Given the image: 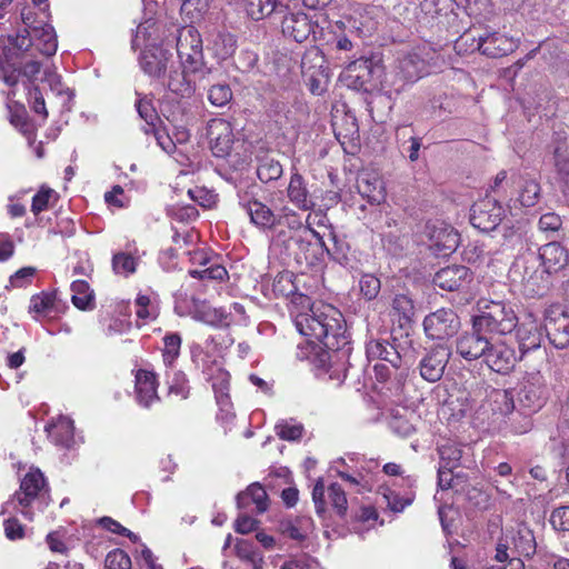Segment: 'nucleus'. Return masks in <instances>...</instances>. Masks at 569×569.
Instances as JSON below:
<instances>
[{"label":"nucleus","instance_id":"nucleus-1","mask_svg":"<svg viewBox=\"0 0 569 569\" xmlns=\"http://www.w3.org/2000/svg\"><path fill=\"white\" fill-rule=\"evenodd\" d=\"M290 313L302 336L311 342L319 341L328 349L320 356V362L328 361L326 371L329 378L341 383L347 376L351 352L342 313L331 305L311 303L305 295L292 298Z\"/></svg>","mask_w":569,"mask_h":569},{"label":"nucleus","instance_id":"nucleus-2","mask_svg":"<svg viewBox=\"0 0 569 569\" xmlns=\"http://www.w3.org/2000/svg\"><path fill=\"white\" fill-rule=\"evenodd\" d=\"M141 70L150 78L160 80L171 92L182 98L194 92L193 80L180 71L173 54L162 46L148 44L139 56Z\"/></svg>","mask_w":569,"mask_h":569},{"label":"nucleus","instance_id":"nucleus-3","mask_svg":"<svg viewBox=\"0 0 569 569\" xmlns=\"http://www.w3.org/2000/svg\"><path fill=\"white\" fill-rule=\"evenodd\" d=\"M9 503L29 520L33 519L34 510L42 512L50 503L49 487L43 473L31 468L21 479L19 490Z\"/></svg>","mask_w":569,"mask_h":569},{"label":"nucleus","instance_id":"nucleus-4","mask_svg":"<svg viewBox=\"0 0 569 569\" xmlns=\"http://www.w3.org/2000/svg\"><path fill=\"white\" fill-rule=\"evenodd\" d=\"M480 313L472 320L478 329H483L489 336H506L517 327V317L511 307L502 301H479Z\"/></svg>","mask_w":569,"mask_h":569},{"label":"nucleus","instance_id":"nucleus-5","mask_svg":"<svg viewBox=\"0 0 569 569\" xmlns=\"http://www.w3.org/2000/svg\"><path fill=\"white\" fill-rule=\"evenodd\" d=\"M509 277L512 282L519 283L529 296L542 295L548 287V276L541 268L535 252H527L518 257L512 263Z\"/></svg>","mask_w":569,"mask_h":569},{"label":"nucleus","instance_id":"nucleus-6","mask_svg":"<svg viewBox=\"0 0 569 569\" xmlns=\"http://www.w3.org/2000/svg\"><path fill=\"white\" fill-rule=\"evenodd\" d=\"M177 53L180 71L190 78L203 69L202 39L199 31L193 27L179 29L177 37Z\"/></svg>","mask_w":569,"mask_h":569},{"label":"nucleus","instance_id":"nucleus-7","mask_svg":"<svg viewBox=\"0 0 569 569\" xmlns=\"http://www.w3.org/2000/svg\"><path fill=\"white\" fill-rule=\"evenodd\" d=\"M460 328L457 313L449 308H441L426 316L423 329L426 335L435 340H443L455 336Z\"/></svg>","mask_w":569,"mask_h":569},{"label":"nucleus","instance_id":"nucleus-8","mask_svg":"<svg viewBox=\"0 0 569 569\" xmlns=\"http://www.w3.org/2000/svg\"><path fill=\"white\" fill-rule=\"evenodd\" d=\"M492 336L483 329H478L472 320L471 330L465 331L456 340L457 353L467 361L482 359L490 346Z\"/></svg>","mask_w":569,"mask_h":569},{"label":"nucleus","instance_id":"nucleus-9","mask_svg":"<svg viewBox=\"0 0 569 569\" xmlns=\"http://www.w3.org/2000/svg\"><path fill=\"white\" fill-rule=\"evenodd\" d=\"M327 498L337 515L343 517L348 509V500L345 490L340 485L331 483L326 493L322 479H318L312 490V500L316 512L320 517H325L327 512Z\"/></svg>","mask_w":569,"mask_h":569},{"label":"nucleus","instance_id":"nucleus-10","mask_svg":"<svg viewBox=\"0 0 569 569\" xmlns=\"http://www.w3.org/2000/svg\"><path fill=\"white\" fill-rule=\"evenodd\" d=\"M505 209L492 198H485L471 207L470 222L480 231L488 232L495 230L502 221Z\"/></svg>","mask_w":569,"mask_h":569},{"label":"nucleus","instance_id":"nucleus-11","mask_svg":"<svg viewBox=\"0 0 569 569\" xmlns=\"http://www.w3.org/2000/svg\"><path fill=\"white\" fill-rule=\"evenodd\" d=\"M482 361L498 373H508L517 363L515 349L501 338L492 336Z\"/></svg>","mask_w":569,"mask_h":569},{"label":"nucleus","instance_id":"nucleus-12","mask_svg":"<svg viewBox=\"0 0 569 569\" xmlns=\"http://www.w3.org/2000/svg\"><path fill=\"white\" fill-rule=\"evenodd\" d=\"M451 350L446 345H438L430 349L419 362V372L422 379L428 382L439 381L450 359Z\"/></svg>","mask_w":569,"mask_h":569},{"label":"nucleus","instance_id":"nucleus-13","mask_svg":"<svg viewBox=\"0 0 569 569\" xmlns=\"http://www.w3.org/2000/svg\"><path fill=\"white\" fill-rule=\"evenodd\" d=\"M375 72L371 59L360 56L350 61L340 74L345 84L353 90H368Z\"/></svg>","mask_w":569,"mask_h":569},{"label":"nucleus","instance_id":"nucleus-14","mask_svg":"<svg viewBox=\"0 0 569 569\" xmlns=\"http://www.w3.org/2000/svg\"><path fill=\"white\" fill-rule=\"evenodd\" d=\"M210 147L216 157L229 154L233 144L231 124L224 119H212L208 124Z\"/></svg>","mask_w":569,"mask_h":569},{"label":"nucleus","instance_id":"nucleus-15","mask_svg":"<svg viewBox=\"0 0 569 569\" xmlns=\"http://www.w3.org/2000/svg\"><path fill=\"white\" fill-rule=\"evenodd\" d=\"M426 229L431 241L430 246L437 253L447 256L457 249L459 234L452 227L440 222L439 226L437 223H428Z\"/></svg>","mask_w":569,"mask_h":569},{"label":"nucleus","instance_id":"nucleus-16","mask_svg":"<svg viewBox=\"0 0 569 569\" xmlns=\"http://www.w3.org/2000/svg\"><path fill=\"white\" fill-rule=\"evenodd\" d=\"M472 279V274L465 266H448L440 269L433 277V283L447 291L465 288Z\"/></svg>","mask_w":569,"mask_h":569},{"label":"nucleus","instance_id":"nucleus-17","mask_svg":"<svg viewBox=\"0 0 569 569\" xmlns=\"http://www.w3.org/2000/svg\"><path fill=\"white\" fill-rule=\"evenodd\" d=\"M289 201L300 210L310 211L316 207V201L308 183L299 172H293L287 188Z\"/></svg>","mask_w":569,"mask_h":569},{"label":"nucleus","instance_id":"nucleus-18","mask_svg":"<svg viewBox=\"0 0 569 569\" xmlns=\"http://www.w3.org/2000/svg\"><path fill=\"white\" fill-rule=\"evenodd\" d=\"M547 276L561 270L568 262L567 250L559 242H549L539 249L537 256Z\"/></svg>","mask_w":569,"mask_h":569},{"label":"nucleus","instance_id":"nucleus-19","mask_svg":"<svg viewBox=\"0 0 569 569\" xmlns=\"http://www.w3.org/2000/svg\"><path fill=\"white\" fill-rule=\"evenodd\" d=\"M358 190L371 204H380L386 199V189L381 178L375 172H365L358 179Z\"/></svg>","mask_w":569,"mask_h":569},{"label":"nucleus","instance_id":"nucleus-20","mask_svg":"<svg viewBox=\"0 0 569 569\" xmlns=\"http://www.w3.org/2000/svg\"><path fill=\"white\" fill-rule=\"evenodd\" d=\"M136 393L137 401L149 408L153 402L159 400L157 395L156 376L147 370H139L136 375Z\"/></svg>","mask_w":569,"mask_h":569},{"label":"nucleus","instance_id":"nucleus-21","mask_svg":"<svg viewBox=\"0 0 569 569\" xmlns=\"http://www.w3.org/2000/svg\"><path fill=\"white\" fill-rule=\"evenodd\" d=\"M48 437L58 446L70 448L74 443L73 421L68 417H59L47 427Z\"/></svg>","mask_w":569,"mask_h":569},{"label":"nucleus","instance_id":"nucleus-22","mask_svg":"<svg viewBox=\"0 0 569 569\" xmlns=\"http://www.w3.org/2000/svg\"><path fill=\"white\" fill-rule=\"evenodd\" d=\"M550 342L558 349L569 345V317L562 313L558 318H550L545 325Z\"/></svg>","mask_w":569,"mask_h":569},{"label":"nucleus","instance_id":"nucleus-23","mask_svg":"<svg viewBox=\"0 0 569 569\" xmlns=\"http://www.w3.org/2000/svg\"><path fill=\"white\" fill-rule=\"evenodd\" d=\"M253 224L261 229H271L276 226L277 217L273 211L258 200L241 202Z\"/></svg>","mask_w":569,"mask_h":569},{"label":"nucleus","instance_id":"nucleus-24","mask_svg":"<svg viewBox=\"0 0 569 569\" xmlns=\"http://www.w3.org/2000/svg\"><path fill=\"white\" fill-rule=\"evenodd\" d=\"M426 62L418 53H407L398 60L397 69L400 78L406 82H415L425 72Z\"/></svg>","mask_w":569,"mask_h":569},{"label":"nucleus","instance_id":"nucleus-25","mask_svg":"<svg viewBox=\"0 0 569 569\" xmlns=\"http://www.w3.org/2000/svg\"><path fill=\"white\" fill-rule=\"evenodd\" d=\"M366 352L368 359H380L389 362L393 368L401 366V357L396 348L385 340H370L367 343Z\"/></svg>","mask_w":569,"mask_h":569},{"label":"nucleus","instance_id":"nucleus-26","mask_svg":"<svg viewBox=\"0 0 569 569\" xmlns=\"http://www.w3.org/2000/svg\"><path fill=\"white\" fill-rule=\"evenodd\" d=\"M250 502L256 506L258 513L268 509V495L261 485L252 483L244 491L238 493L237 506L239 509L248 508Z\"/></svg>","mask_w":569,"mask_h":569},{"label":"nucleus","instance_id":"nucleus-27","mask_svg":"<svg viewBox=\"0 0 569 569\" xmlns=\"http://www.w3.org/2000/svg\"><path fill=\"white\" fill-rule=\"evenodd\" d=\"M32 40L36 49L43 56L51 57L57 52L58 41L52 26L34 27Z\"/></svg>","mask_w":569,"mask_h":569},{"label":"nucleus","instance_id":"nucleus-28","mask_svg":"<svg viewBox=\"0 0 569 569\" xmlns=\"http://www.w3.org/2000/svg\"><path fill=\"white\" fill-rule=\"evenodd\" d=\"M517 338L521 353L540 347L542 335L539 326L533 321L522 322L517 329Z\"/></svg>","mask_w":569,"mask_h":569},{"label":"nucleus","instance_id":"nucleus-29","mask_svg":"<svg viewBox=\"0 0 569 569\" xmlns=\"http://www.w3.org/2000/svg\"><path fill=\"white\" fill-rule=\"evenodd\" d=\"M545 393L543 386L527 381L518 393L519 402L523 408L530 411H537L545 403Z\"/></svg>","mask_w":569,"mask_h":569},{"label":"nucleus","instance_id":"nucleus-30","mask_svg":"<svg viewBox=\"0 0 569 569\" xmlns=\"http://www.w3.org/2000/svg\"><path fill=\"white\" fill-rule=\"evenodd\" d=\"M513 43L500 34H490L486 38H480L478 49L486 56L496 58L506 56L512 51Z\"/></svg>","mask_w":569,"mask_h":569},{"label":"nucleus","instance_id":"nucleus-31","mask_svg":"<svg viewBox=\"0 0 569 569\" xmlns=\"http://www.w3.org/2000/svg\"><path fill=\"white\" fill-rule=\"evenodd\" d=\"M161 34L159 27L153 19H148L137 27L136 34L132 40L133 48H146L150 43L161 46Z\"/></svg>","mask_w":569,"mask_h":569},{"label":"nucleus","instance_id":"nucleus-32","mask_svg":"<svg viewBox=\"0 0 569 569\" xmlns=\"http://www.w3.org/2000/svg\"><path fill=\"white\" fill-rule=\"evenodd\" d=\"M283 32L292 37L297 42L308 38L310 24L306 14H290L282 22Z\"/></svg>","mask_w":569,"mask_h":569},{"label":"nucleus","instance_id":"nucleus-33","mask_svg":"<svg viewBox=\"0 0 569 569\" xmlns=\"http://www.w3.org/2000/svg\"><path fill=\"white\" fill-rule=\"evenodd\" d=\"M72 303L80 310L94 308V293L84 280H76L71 283Z\"/></svg>","mask_w":569,"mask_h":569},{"label":"nucleus","instance_id":"nucleus-34","mask_svg":"<svg viewBox=\"0 0 569 569\" xmlns=\"http://www.w3.org/2000/svg\"><path fill=\"white\" fill-rule=\"evenodd\" d=\"M234 550L240 560L251 565V569H263V556L258 551L253 542L240 539L237 541Z\"/></svg>","mask_w":569,"mask_h":569},{"label":"nucleus","instance_id":"nucleus-35","mask_svg":"<svg viewBox=\"0 0 569 569\" xmlns=\"http://www.w3.org/2000/svg\"><path fill=\"white\" fill-rule=\"evenodd\" d=\"M513 549L519 556L529 557L536 551L533 533L528 528H520L511 535Z\"/></svg>","mask_w":569,"mask_h":569},{"label":"nucleus","instance_id":"nucleus-36","mask_svg":"<svg viewBox=\"0 0 569 569\" xmlns=\"http://www.w3.org/2000/svg\"><path fill=\"white\" fill-rule=\"evenodd\" d=\"M438 451L440 456V466H442V468L455 469L460 465L462 450L457 443L446 441L439 446Z\"/></svg>","mask_w":569,"mask_h":569},{"label":"nucleus","instance_id":"nucleus-37","mask_svg":"<svg viewBox=\"0 0 569 569\" xmlns=\"http://www.w3.org/2000/svg\"><path fill=\"white\" fill-rule=\"evenodd\" d=\"M247 14L253 20H261L271 14L276 8V0H242Z\"/></svg>","mask_w":569,"mask_h":569},{"label":"nucleus","instance_id":"nucleus-38","mask_svg":"<svg viewBox=\"0 0 569 569\" xmlns=\"http://www.w3.org/2000/svg\"><path fill=\"white\" fill-rule=\"evenodd\" d=\"M276 433L282 440L295 441L302 437L303 426L293 419H283L276 425Z\"/></svg>","mask_w":569,"mask_h":569},{"label":"nucleus","instance_id":"nucleus-39","mask_svg":"<svg viewBox=\"0 0 569 569\" xmlns=\"http://www.w3.org/2000/svg\"><path fill=\"white\" fill-rule=\"evenodd\" d=\"M257 174L258 178L266 183L277 180L282 174V166L274 159L266 158L259 163Z\"/></svg>","mask_w":569,"mask_h":569},{"label":"nucleus","instance_id":"nucleus-40","mask_svg":"<svg viewBox=\"0 0 569 569\" xmlns=\"http://www.w3.org/2000/svg\"><path fill=\"white\" fill-rule=\"evenodd\" d=\"M137 261L131 252H118L112 258L113 271L127 277L136 271Z\"/></svg>","mask_w":569,"mask_h":569},{"label":"nucleus","instance_id":"nucleus-41","mask_svg":"<svg viewBox=\"0 0 569 569\" xmlns=\"http://www.w3.org/2000/svg\"><path fill=\"white\" fill-rule=\"evenodd\" d=\"M181 337L179 333H167L163 337V362L171 366L180 355Z\"/></svg>","mask_w":569,"mask_h":569},{"label":"nucleus","instance_id":"nucleus-42","mask_svg":"<svg viewBox=\"0 0 569 569\" xmlns=\"http://www.w3.org/2000/svg\"><path fill=\"white\" fill-rule=\"evenodd\" d=\"M553 163L561 177H566L569 173V143L567 141H560L553 149Z\"/></svg>","mask_w":569,"mask_h":569},{"label":"nucleus","instance_id":"nucleus-43","mask_svg":"<svg viewBox=\"0 0 569 569\" xmlns=\"http://www.w3.org/2000/svg\"><path fill=\"white\" fill-rule=\"evenodd\" d=\"M392 310L399 315L400 321L410 322L415 315V306L407 295H397L392 300Z\"/></svg>","mask_w":569,"mask_h":569},{"label":"nucleus","instance_id":"nucleus-44","mask_svg":"<svg viewBox=\"0 0 569 569\" xmlns=\"http://www.w3.org/2000/svg\"><path fill=\"white\" fill-rule=\"evenodd\" d=\"M540 194V186L535 180H525L523 184L521 186V190L519 193V202L521 206L530 208L533 207Z\"/></svg>","mask_w":569,"mask_h":569},{"label":"nucleus","instance_id":"nucleus-45","mask_svg":"<svg viewBox=\"0 0 569 569\" xmlns=\"http://www.w3.org/2000/svg\"><path fill=\"white\" fill-rule=\"evenodd\" d=\"M57 199V192L48 187H41L40 190L33 196L31 211L34 214L40 213L49 208L50 202Z\"/></svg>","mask_w":569,"mask_h":569},{"label":"nucleus","instance_id":"nucleus-46","mask_svg":"<svg viewBox=\"0 0 569 569\" xmlns=\"http://www.w3.org/2000/svg\"><path fill=\"white\" fill-rule=\"evenodd\" d=\"M389 427L395 435L401 438H409L417 430L416 425L409 418L398 415L392 416Z\"/></svg>","mask_w":569,"mask_h":569},{"label":"nucleus","instance_id":"nucleus-47","mask_svg":"<svg viewBox=\"0 0 569 569\" xmlns=\"http://www.w3.org/2000/svg\"><path fill=\"white\" fill-rule=\"evenodd\" d=\"M237 41L230 33H219L214 41L213 48L218 57L226 59L231 56L236 50Z\"/></svg>","mask_w":569,"mask_h":569},{"label":"nucleus","instance_id":"nucleus-48","mask_svg":"<svg viewBox=\"0 0 569 569\" xmlns=\"http://www.w3.org/2000/svg\"><path fill=\"white\" fill-rule=\"evenodd\" d=\"M208 99L216 107H223L232 99V91L228 84H214L208 91Z\"/></svg>","mask_w":569,"mask_h":569},{"label":"nucleus","instance_id":"nucleus-49","mask_svg":"<svg viewBox=\"0 0 569 569\" xmlns=\"http://www.w3.org/2000/svg\"><path fill=\"white\" fill-rule=\"evenodd\" d=\"M495 410L507 416L512 415L515 409L513 396L507 390H497L493 393Z\"/></svg>","mask_w":569,"mask_h":569},{"label":"nucleus","instance_id":"nucleus-50","mask_svg":"<svg viewBox=\"0 0 569 569\" xmlns=\"http://www.w3.org/2000/svg\"><path fill=\"white\" fill-rule=\"evenodd\" d=\"M360 292L367 300L375 299L380 292V280L373 274H363L359 281Z\"/></svg>","mask_w":569,"mask_h":569},{"label":"nucleus","instance_id":"nucleus-51","mask_svg":"<svg viewBox=\"0 0 569 569\" xmlns=\"http://www.w3.org/2000/svg\"><path fill=\"white\" fill-rule=\"evenodd\" d=\"M550 525L558 531H569V506H561L551 511Z\"/></svg>","mask_w":569,"mask_h":569},{"label":"nucleus","instance_id":"nucleus-52","mask_svg":"<svg viewBox=\"0 0 569 569\" xmlns=\"http://www.w3.org/2000/svg\"><path fill=\"white\" fill-rule=\"evenodd\" d=\"M189 273L192 278H198L201 280H203V279L223 280L228 276L226 268L222 267L221 264H212L202 270H196V269L190 270Z\"/></svg>","mask_w":569,"mask_h":569},{"label":"nucleus","instance_id":"nucleus-53","mask_svg":"<svg viewBox=\"0 0 569 569\" xmlns=\"http://www.w3.org/2000/svg\"><path fill=\"white\" fill-rule=\"evenodd\" d=\"M107 569H131V559L122 550H113L107 555Z\"/></svg>","mask_w":569,"mask_h":569},{"label":"nucleus","instance_id":"nucleus-54","mask_svg":"<svg viewBox=\"0 0 569 569\" xmlns=\"http://www.w3.org/2000/svg\"><path fill=\"white\" fill-rule=\"evenodd\" d=\"M562 220L559 214L555 212H548L540 217L538 228L545 233L553 234L560 230Z\"/></svg>","mask_w":569,"mask_h":569},{"label":"nucleus","instance_id":"nucleus-55","mask_svg":"<svg viewBox=\"0 0 569 569\" xmlns=\"http://www.w3.org/2000/svg\"><path fill=\"white\" fill-rule=\"evenodd\" d=\"M181 11L196 19L209 8L210 0H181Z\"/></svg>","mask_w":569,"mask_h":569},{"label":"nucleus","instance_id":"nucleus-56","mask_svg":"<svg viewBox=\"0 0 569 569\" xmlns=\"http://www.w3.org/2000/svg\"><path fill=\"white\" fill-rule=\"evenodd\" d=\"M136 308L138 319L146 321L156 318L154 308L151 306V301L148 296L139 295L136 299Z\"/></svg>","mask_w":569,"mask_h":569},{"label":"nucleus","instance_id":"nucleus-57","mask_svg":"<svg viewBox=\"0 0 569 569\" xmlns=\"http://www.w3.org/2000/svg\"><path fill=\"white\" fill-rule=\"evenodd\" d=\"M188 194L203 208H210L216 202V194L202 187L189 189Z\"/></svg>","mask_w":569,"mask_h":569},{"label":"nucleus","instance_id":"nucleus-58","mask_svg":"<svg viewBox=\"0 0 569 569\" xmlns=\"http://www.w3.org/2000/svg\"><path fill=\"white\" fill-rule=\"evenodd\" d=\"M54 299L51 295L41 293L33 296L30 301L29 310L34 313H44L53 307Z\"/></svg>","mask_w":569,"mask_h":569},{"label":"nucleus","instance_id":"nucleus-59","mask_svg":"<svg viewBox=\"0 0 569 569\" xmlns=\"http://www.w3.org/2000/svg\"><path fill=\"white\" fill-rule=\"evenodd\" d=\"M382 499L386 505L395 512H401L407 506H409L412 501L411 498H403L396 493L395 491H386L382 495Z\"/></svg>","mask_w":569,"mask_h":569},{"label":"nucleus","instance_id":"nucleus-60","mask_svg":"<svg viewBox=\"0 0 569 569\" xmlns=\"http://www.w3.org/2000/svg\"><path fill=\"white\" fill-rule=\"evenodd\" d=\"M212 388L218 401L223 402L228 397L229 375L220 370L217 378L212 382Z\"/></svg>","mask_w":569,"mask_h":569},{"label":"nucleus","instance_id":"nucleus-61","mask_svg":"<svg viewBox=\"0 0 569 569\" xmlns=\"http://www.w3.org/2000/svg\"><path fill=\"white\" fill-rule=\"evenodd\" d=\"M169 392L174 393L182 399H186L189 393L188 385H187V378L186 375L182 372H174L173 379L169 385Z\"/></svg>","mask_w":569,"mask_h":569},{"label":"nucleus","instance_id":"nucleus-62","mask_svg":"<svg viewBox=\"0 0 569 569\" xmlns=\"http://www.w3.org/2000/svg\"><path fill=\"white\" fill-rule=\"evenodd\" d=\"M4 532L8 539L16 540L23 537L24 529L16 518H10L4 521Z\"/></svg>","mask_w":569,"mask_h":569},{"label":"nucleus","instance_id":"nucleus-63","mask_svg":"<svg viewBox=\"0 0 569 569\" xmlns=\"http://www.w3.org/2000/svg\"><path fill=\"white\" fill-rule=\"evenodd\" d=\"M34 274V269L31 267L22 268L18 270L13 276L10 277V284L12 287H23L27 284L32 276Z\"/></svg>","mask_w":569,"mask_h":569},{"label":"nucleus","instance_id":"nucleus-64","mask_svg":"<svg viewBox=\"0 0 569 569\" xmlns=\"http://www.w3.org/2000/svg\"><path fill=\"white\" fill-rule=\"evenodd\" d=\"M43 81L47 82L50 89L58 94L68 93L69 90L64 89L61 82V77L54 71L46 70Z\"/></svg>","mask_w":569,"mask_h":569}]
</instances>
